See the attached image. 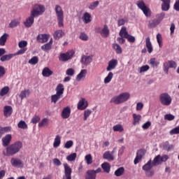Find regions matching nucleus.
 I'll list each match as a JSON object with an SVG mask.
<instances>
[{
  "label": "nucleus",
  "mask_w": 179,
  "mask_h": 179,
  "mask_svg": "<svg viewBox=\"0 0 179 179\" xmlns=\"http://www.w3.org/2000/svg\"><path fill=\"white\" fill-rule=\"evenodd\" d=\"M22 148H23V143L22 141H15L6 148V150L3 152L4 156H15L20 152Z\"/></svg>",
  "instance_id": "nucleus-1"
},
{
  "label": "nucleus",
  "mask_w": 179,
  "mask_h": 179,
  "mask_svg": "<svg viewBox=\"0 0 179 179\" xmlns=\"http://www.w3.org/2000/svg\"><path fill=\"white\" fill-rule=\"evenodd\" d=\"M131 97V94L128 92H124L119 96H114L110 99V103H114V104H121V103H125Z\"/></svg>",
  "instance_id": "nucleus-2"
},
{
  "label": "nucleus",
  "mask_w": 179,
  "mask_h": 179,
  "mask_svg": "<svg viewBox=\"0 0 179 179\" xmlns=\"http://www.w3.org/2000/svg\"><path fill=\"white\" fill-rule=\"evenodd\" d=\"M45 12V7L41 4H35L32 7V10H31V15L34 16L35 17H38V16H41L43 13Z\"/></svg>",
  "instance_id": "nucleus-3"
},
{
  "label": "nucleus",
  "mask_w": 179,
  "mask_h": 179,
  "mask_svg": "<svg viewBox=\"0 0 179 179\" xmlns=\"http://www.w3.org/2000/svg\"><path fill=\"white\" fill-rule=\"evenodd\" d=\"M55 13L57 17L59 27H64V10L59 5L55 6Z\"/></svg>",
  "instance_id": "nucleus-4"
},
{
  "label": "nucleus",
  "mask_w": 179,
  "mask_h": 179,
  "mask_svg": "<svg viewBox=\"0 0 179 179\" xmlns=\"http://www.w3.org/2000/svg\"><path fill=\"white\" fill-rule=\"evenodd\" d=\"M136 5L138 8L142 10L146 17H150L152 11L150 10V8L146 6L143 0L138 1Z\"/></svg>",
  "instance_id": "nucleus-5"
},
{
  "label": "nucleus",
  "mask_w": 179,
  "mask_h": 179,
  "mask_svg": "<svg viewBox=\"0 0 179 179\" xmlns=\"http://www.w3.org/2000/svg\"><path fill=\"white\" fill-rule=\"evenodd\" d=\"M155 167L153 164L152 163V159H150L143 166V170L144 171H146L145 176L147 177H152L155 174L154 171H151L152 168Z\"/></svg>",
  "instance_id": "nucleus-6"
},
{
  "label": "nucleus",
  "mask_w": 179,
  "mask_h": 179,
  "mask_svg": "<svg viewBox=\"0 0 179 179\" xmlns=\"http://www.w3.org/2000/svg\"><path fill=\"white\" fill-rule=\"evenodd\" d=\"M159 100L162 106H170L171 104V96L167 93H163L159 95Z\"/></svg>",
  "instance_id": "nucleus-7"
},
{
  "label": "nucleus",
  "mask_w": 179,
  "mask_h": 179,
  "mask_svg": "<svg viewBox=\"0 0 179 179\" xmlns=\"http://www.w3.org/2000/svg\"><path fill=\"white\" fill-rule=\"evenodd\" d=\"M64 168V176L63 179H72V169L67 163L63 164Z\"/></svg>",
  "instance_id": "nucleus-8"
},
{
  "label": "nucleus",
  "mask_w": 179,
  "mask_h": 179,
  "mask_svg": "<svg viewBox=\"0 0 179 179\" xmlns=\"http://www.w3.org/2000/svg\"><path fill=\"white\" fill-rule=\"evenodd\" d=\"M101 173V168H98L96 170H89L87 171L85 179H96V175Z\"/></svg>",
  "instance_id": "nucleus-9"
},
{
  "label": "nucleus",
  "mask_w": 179,
  "mask_h": 179,
  "mask_svg": "<svg viewBox=\"0 0 179 179\" xmlns=\"http://www.w3.org/2000/svg\"><path fill=\"white\" fill-rule=\"evenodd\" d=\"M10 164H11V166H13V167H18L20 169H22L24 166V164L23 163L22 160H21L19 158H15V157H13L11 159Z\"/></svg>",
  "instance_id": "nucleus-10"
},
{
  "label": "nucleus",
  "mask_w": 179,
  "mask_h": 179,
  "mask_svg": "<svg viewBox=\"0 0 179 179\" xmlns=\"http://www.w3.org/2000/svg\"><path fill=\"white\" fill-rule=\"evenodd\" d=\"M50 38V35L47 34H38L36 37V41L38 43H41V44H44V43H47L48 39Z\"/></svg>",
  "instance_id": "nucleus-11"
},
{
  "label": "nucleus",
  "mask_w": 179,
  "mask_h": 179,
  "mask_svg": "<svg viewBox=\"0 0 179 179\" xmlns=\"http://www.w3.org/2000/svg\"><path fill=\"white\" fill-rule=\"evenodd\" d=\"M145 154V152L144 150H138L136 152V156L134 161V164H138V163L142 160V158L144 157Z\"/></svg>",
  "instance_id": "nucleus-12"
},
{
  "label": "nucleus",
  "mask_w": 179,
  "mask_h": 179,
  "mask_svg": "<svg viewBox=\"0 0 179 179\" xmlns=\"http://www.w3.org/2000/svg\"><path fill=\"white\" fill-rule=\"evenodd\" d=\"M2 145L4 148H8L12 142V134H7L1 139Z\"/></svg>",
  "instance_id": "nucleus-13"
},
{
  "label": "nucleus",
  "mask_w": 179,
  "mask_h": 179,
  "mask_svg": "<svg viewBox=\"0 0 179 179\" xmlns=\"http://www.w3.org/2000/svg\"><path fill=\"white\" fill-rule=\"evenodd\" d=\"M117 65H118V60L115 59H113L108 62L106 71L108 72H110V71H113V69H115Z\"/></svg>",
  "instance_id": "nucleus-14"
},
{
  "label": "nucleus",
  "mask_w": 179,
  "mask_h": 179,
  "mask_svg": "<svg viewBox=\"0 0 179 179\" xmlns=\"http://www.w3.org/2000/svg\"><path fill=\"white\" fill-rule=\"evenodd\" d=\"M34 17H36L33 14H31L29 17H28L25 22H24V25L25 27H31L33 24H34Z\"/></svg>",
  "instance_id": "nucleus-15"
},
{
  "label": "nucleus",
  "mask_w": 179,
  "mask_h": 179,
  "mask_svg": "<svg viewBox=\"0 0 179 179\" xmlns=\"http://www.w3.org/2000/svg\"><path fill=\"white\" fill-rule=\"evenodd\" d=\"M87 101L85 98H82L81 100L79 101L77 108L78 110H86L87 108Z\"/></svg>",
  "instance_id": "nucleus-16"
},
{
  "label": "nucleus",
  "mask_w": 179,
  "mask_h": 179,
  "mask_svg": "<svg viewBox=\"0 0 179 179\" xmlns=\"http://www.w3.org/2000/svg\"><path fill=\"white\" fill-rule=\"evenodd\" d=\"M69 117H71V107L66 106L62 111V117L66 120Z\"/></svg>",
  "instance_id": "nucleus-17"
},
{
  "label": "nucleus",
  "mask_w": 179,
  "mask_h": 179,
  "mask_svg": "<svg viewBox=\"0 0 179 179\" xmlns=\"http://www.w3.org/2000/svg\"><path fill=\"white\" fill-rule=\"evenodd\" d=\"M99 34L103 38H107V37L110 36V29H108V27L105 24L103 28L99 31Z\"/></svg>",
  "instance_id": "nucleus-18"
},
{
  "label": "nucleus",
  "mask_w": 179,
  "mask_h": 179,
  "mask_svg": "<svg viewBox=\"0 0 179 179\" xmlns=\"http://www.w3.org/2000/svg\"><path fill=\"white\" fill-rule=\"evenodd\" d=\"M92 59L93 57L92 56L83 55L80 59V62L83 65H89V64L92 62Z\"/></svg>",
  "instance_id": "nucleus-19"
},
{
  "label": "nucleus",
  "mask_w": 179,
  "mask_h": 179,
  "mask_svg": "<svg viewBox=\"0 0 179 179\" xmlns=\"http://www.w3.org/2000/svg\"><path fill=\"white\" fill-rule=\"evenodd\" d=\"M12 113H13V109L10 106H6L3 108V115L4 117H10L12 115Z\"/></svg>",
  "instance_id": "nucleus-20"
},
{
  "label": "nucleus",
  "mask_w": 179,
  "mask_h": 179,
  "mask_svg": "<svg viewBox=\"0 0 179 179\" xmlns=\"http://www.w3.org/2000/svg\"><path fill=\"white\" fill-rule=\"evenodd\" d=\"M69 59H71V55L69 52L62 53L59 57V60L62 62H66V61H69Z\"/></svg>",
  "instance_id": "nucleus-21"
},
{
  "label": "nucleus",
  "mask_w": 179,
  "mask_h": 179,
  "mask_svg": "<svg viewBox=\"0 0 179 179\" xmlns=\"http://www.w3.org/2000/svg\"><path fill=\"white\" fill-rule=\"evenodd\" d=\"M145 47L148 50V52H149V54H152V52H153V46L152 45V42H150V38L148 37L145 39Z\"/></svg>",
  "instance_id": "nucleus-22"
},
{
  "label": "nucleus",
  "mask_w": 179,
  "mask_h": 179,
  "mask_svg": "<svg viewBox=\"0 0 179 179\" xmlns=\"http://www.w3.org/2000/svg\"><path fill=\"white\" fill-rule=\"evenodd\" d=\"M162 3V9L165 12H167L169 9H170V3L171 2V0H161Z\"/></svg>",
  "instance_id": "nucleus-23"
},
{
  "label": "nucleus",
  "mask_w": 179,
  "mask_h": 179,
  "mask_svg": "<svg viewBox=\"0 0 179 179\" xmlns=\"http://www.w3.org/2000/svg\"><path fill=\"white\" fill-rule=\"evenodd\" d=\"M53 73L54 72L48 67H45L42 71V75L44 78H50Z\"/></svg>",
  "instance_id": "nucleus-24"
},
{
  "label": "nucleus",
  "mask_w": 179,
  "mask_h": 179,
  "mask_svg": "<svg viewBox=\"0 0 179 179\" xmlns=\"http://www.w3.org/2000/svg\"><path fill=\"white\" fill-rule=\"evenodd\" d=\"M64 36H65V33L61 29L55 31L53 34V37L55 40H59V38H62Z\"/></svg>",
  "instance_id": "nucleus-25"
},
{
  "label": "nucleus",
  "mask_w": 179,
  "mask_h": 179,
  "mask_svg": "<svg viewBox=\"0 0 179 179\" xmlns=\"http://www.w3.org/2000/svg\"><path fill=\"white\" fill-rule=\"evenodd\" d=\"M103 159L108 160V162H113L114 160V156H113V154L110 151H106L103 155Z\"/></svg>",
  "instance_id": "nucleus-26"
},
{
  "label": "nucleus",
  "mask_w": 179,
  "mask_h": 179,
  "mask_svg": "<svg viewBox=\"0 0 179 179\" xmlns=\"http://www.w3.org/2000/svg\"><path fill=\"white\" fill-rule=\"evenodd\" d=\"M86 73H87V70L86 69L81 70L80 73H78L76 77V81L80 82V80H82V78H86Z\"/></svg>",
  "instance_id": "nucleus-27"
},
{
  "label": "nucleus",
  "mask_w": 179,
  "mask_h": 179,
  "mask_svg": "<svg viewBox=\"0 0 179 179\" xmlns=\"http://www.w3.org/2000/svg\"><path fill=\"white\" fill-rule=\"evenodd\" d=\"M112 48H113L116 54H122V48H121V46L118 43H113Z\"/></svg>",
  "instance_id": "nucleus-28"
},
{
  "label": "nucleus",
  "mask_w": 179,
  "mask_h": 179,
  "mask_svg": "<svg viewBox=\"0 0 179 179\" xmlns=\"http://www.w3.org/2000/svg\"><path fill=\"white\" fill-rule=\"evenodd\" d=\"M83 20L85 24L90 23V22H92V15H90V13H85L83 16Z\"/></svg>",
  "instance_id": "nucleus-29"
},
{
  "label": "nucleus",
  "mask_w": 179,
  "mask_h": 179,
  "mask_svg": "<svg viewBox=\"0 0 179 179\" xmlns=\"http://www.w3.org/2000/svg\"><path fill=\"white\" fill-rule=\"evenodd\" d=\"M133 125H139L142 116L141 115H136V113L133 114Z\"/></svg>",
  "instance_id": "nucleus-30"
},
{
  "label": "nucleus",
  "mask_w": 179,
  "mask_h": 179,
  "mask_svg": "<svg viewBox=\"0 0 179 179\" xmlns=\"http://www.w3.org/2000/svg\"><path fill=\"white\" fill-rule=\"evenodd\" d=\"M64 90L65 89L64 88V85L59 84L56 87V94H58L59 96H62L64 94Z\"/></svg>",
  "instance_id": "nucleus-31"
},
{
  "label": "nucleus",
  "mask_w": 179,
  "mask_h": 179,
  "mask_svg": "<svg viewBox=\"0 0 179 179\" xmlns=\"http://www.w3.org/2000/svg\"><path fill=\"white\" fill-rule=\"evenodd\" d=\"M13 57H15V55L13 54L3 55L0 58V61H1V62L10 61V59H12V58H13Z\"/></svg>",
  "instance_id": "nucleus-32"
},
{
  "label": "nucleus",
  "mask_w": 179,
  "mask_h": 179,
  "mask_svg": "<svg viewBox=\"0 0 179 179\" xmlns=\"http://www.w3.org/2000/svg\"><path fill=\"white\" fill-rule=\"evenodd\" d=\"M9 37V34L5 33L3 35H2L0 37V45L3 46L5 44H6V41L8 40V38Z\"/></svg>",
  "instance_id": "nucleus-33"
},
{
  "label": "nucleus",
  "mask_w": 179,
  "mask_h": 179,
  "mask_svg": "<svg viewBox=\"0 0 179 179\" xmlns=\"http://www.w3.org/2000/svg\"><path fill=\"white\" fill-rule=\"evenodd\" d=\"M27 96H30V90H24L22 91L20 94V97L21 100L26 99Z\"/></svg>",
  "instance_id": "nucleus-34"
},
{
  "label": "nucleus",
  "mask_w": 179,
  "mask_h": 179,
  "mask_svg": "<svg viewBox=\"0 0 179 179\" xmlns=\"http://www.w3.org/2000/svg\"><path fill=\"white\" fill-rule=\"evenodd\" d=\"M20 24V21H19L18 20H11V22L9 24V27H10V29H14V27H17V26H19Z\"/></svg>",
  "instance_id": "nucleus-35"
},
{
  "label": "nucleus",
  "mask_w": 179,
  "mask_h": 179,
  "mask_svg": "<svg viewBox=\"0 0 179 179\" xmlns=\"http://www.w3.org/2000/svg\"><path fill=\"white\" fill-rule=\"evenodd\" d=\"M110 166L108 162H104L101 164V168L105 173H110Z\"/></svg>",
  "instance_id": "nucleus-36"
},
{
  "label": "nucleus",
  "mask_w": 179,
  "mask_h": 179,
  "mask_svg": "<svg viewBox=\"0 0 179 179\" xmlns=\"http://www.w3.org/2000/svg\"><path fill=\"white\" fill-rule=\"evenodd\" d=\"M129 34L128 31H127V28L125 27H122L119 33V36L125 38Z\"/></svg>",
  "instance_id": "nucleus-37"
},
{
  "label": "nucleus",
  "mask_w": 179,
  "mask_h": 179,
  "mask_svg": "<svg viewBox=\"0 0 179 179\" xmlns=\"http://www.w3.org/2000/svg\"><path fill=\"white\" fill-rule=\"evenodd\" d=\"M124 171L125 169H124V167H120L115 171V176H116V177H121V176L124 174Z\"/></svg>",
  "instance_id": "nucleus-38"
},
{
  "label": "nucleus",
  "mask_w": 179,
  "mask_h": 179,
  "mask_svg": "<svg viewBox=\"0 0 179 179\" xmlns=\"http://www.w3.org/2000/svg\"><path fill=\"white\" fill-rule=\"evenodd\" d=\"M59 145H61V136L57 135V136H56V137L55 138V141H54V143H53V147L54 148H58V146H59Z\"/></svg>",
  "instance_id": "nucleus-39"
},
{
  "label": "nucleus",
  "mask_w": 179,
  "mask_h": 179,
  "mask_svg": "<svg viewBox=\"0 0 179 179\" xmlns=\"http://www.w3.org/2000/svg\"><path fill=\"white\" fill-rule=\"evenodd\" d=\"M9 87L6 86L3 87L1 90H0V96H1V97H3V96H6V94L7 93H9Z\"/></svg>",
  "instance_id": "nucleus-40"
},
{
  "label": "nucleus",
  "mask_w": 179,
  "mask_h": 179,
  "mask_svg": "<svg viewBox=\"0 0 179 179\" xmlns=\"http://www.w3.org/2000/svg\"><path fill=\"white\" fill-rule=\"evenodd\" d=\"M114 74L113 72H109L108 76L104 79V83H110L113 79Z\"/></svg>",
  "instance_id": "nucleus-41"
},
{
  "label": "nucleus",
  "mask_w": 179,
  "mask_h": 179,
  "mask_svg": "<svg viewBox=\"0 0 179 179\" xmlns=\"http://www.w3.org/2000/svg\"><path fill=\"white\" fill-rule=\"evenodd\" d=\"M113 129L115 132H122L124 131V127L121 124H116L113 126Z\"/></svg>",
  "instance_id": "nucleus-42"
},
{
  "label": "nucleus",
  "mask_w": 179,
  "mask_h": 179,
  "mask_svg": "<svg viewBox=\"0 0 179 179\" xmlns=\"http://www.w3.org/2000/svg\"><path fill=\"white\" fill-rule=\"evenodd\" d=\"M48 125V119L47 118H43L39 123H38V127L40 128H43L44 127H47Z\"/></svg>",
  "instance_id": "nucleus-43"
},
{
  "label": "nucleus",
  "mask_w": 179,
  "mask_h": 179,
  "mask_svg": "<svg viewBox=\"0 0 179 179\" xmlns=\"http://www.w3.org/2000/svg\"><path fill=\"white\" fill-rule=\"evenodd\" d=\"M99 3H100V2H99V1H94L92 3H91L90 4V6H88L89 9H90L91 10H94V9L96 8H97V6H99Z\"/></svg>",
  "instance_id": "nucleus-44"
},
{
  "label": "nucleus",
  "mask_w": 179,
  "mask_h": 179,
  "mask_svg": "<svg viewBox=\"0 0 179 179\" xmlns=\"http://www.w3.org/2000/svg\"><path fill=\"white\" fill-rule=\"evenodd\" d=\"M29 64L31 65H36V64H38V57L34 56L31 59L29 60Z\"/></svg>",
  "instance_id": "nucleus-45"
},
{
  "label": "nucleus",
  "mask_w": 179,
  "mask_h": 179,
  "mask_svg": "<svg viewBox=\"0 0 179 179\" xmlns=\"http://www.w3.org/2000/svg\"><path fill=\"white\" fill-rule=\"evenodd\" d=\"M61 99V95H58L57 94L51 96V101L52 103H55V104Z\"/></svg>",
  "instance_id": "nucleus-46"
},
{
  "label": "nucleus",
  "mask_w": 179,
  "mask_h": 179,
  "mask_svg": "<svg viewBox=\"0 0 179 179\" xmlns=\"http://www.w3.org/2000/svg\"><path fill=\"white\" fill-rule=\"evenodd\" d=\"M152 164V166H159V164H160V155H157V157H155L152 161V162H151Z\"/></svg>",
  "instance_id": "nucleus-47"
},
{
  "label": "nucleus",
  "mask_w": 179,
  "mask_h": 179,
  "mask_svg": "<svg viewBox=\"0 0 179 179\" xmlns=\"http://www.w3.org/2000/svg\"><path fill=\"white\" fill-rule=\"evenodd\" d=\"M18 128H21V129H27V124L26 122L21 120L17 124Z\"/></svg>",
  "instance_id": "nucleus-48"
},
{
  "label": "nucleus",
  "mask_w": 179,
  "mask_h": 179,
  "mask_svg": "<svg viewBox=\"0 0 179 179\" xmlns=\"http://www.w3.org/2000/svg\"><path fill=\"white\" fill-rule=\"evenodd\" d=\"M87 164H92L93 163V157H92V155L88 154L85 157Z\"/></svg>",
  "instance_id": "nucleus-49"
},
{
  "label": "nucleus",
  "mask_w": 179,
  "mask_h": 179,
  "mask_svg": "<svg viewBox=\"0 0 179 179\" xmlns=\"http://www.w3.org/2000/svg\"><path fill=\"white\" fill-rule=\"evenodd\" d=\"M91 114H92V111L90 110L87 109V110H85L83 120L87 121V118H89V117H90Z\"/></svg>",
  "instance_id": "nucleus-50"
},
{
  "label": "nucleus",
  "mask_w": 179,
  "mask_h": 179,
  "mask_svg": "<svg viewBox=\"0 0 179 179\" xmlns=\"http://www.w3.org/2000/svg\"><path fill=\"white\" fill-rule=\"evenodd\" d=\"M80 39L83 41H87L89 40V36L85 32H81L80 34Z\"/></svg>",
  "instance_id": "nucleus-51"
},
{
  "label": "nucleus",
  "mask_w": 179,
  "mask_h": 179,
  "mask_svg": "<svg viewBox=\"0 0 179 179\" xmlns=\"http://www.w3.org/2000/svg\"><path fill=\"white\" fill-rule=\"evenodd\" d=\"M76 153L75 152L69 155L66 157V160H68V162H73V160H76Z\"/></svg>",
  "instance_id": "nucleus-52"
},
{
  "label": "nucleus",
  "mask_w": 179,
  "mask_h": 179,
  "mask_svg": "<svg viewBox=\"0 0 179 179\" xmlns=\"http://www.w3.org/2000/svg\"><path fill=\"white\" fill-rule=\"evenodd\" d=\"M150 64L152 66H158L160 64L159 62L156 61V58H152L150 60Z\"/></svg>",
  "instance_id": "nucleus-53"
},
{
  "label": "nucleus",
  "mask_w": 179,
  "mask_h": 179,
  "mask_svg": "<svg viewBox=\"0 0 179 179\" xmlns=\"http://www.w3.org/2000/svg\"><path fill=\"white\" fill-rule=\"evenodd\" d=\"M50 49L51 43H46L41 46V50H43V51H50Z\"/></svg>",
  "instance_id": "nucleus-54"
},
{
  "label": "nucleus",
  "mask_w": 179,
  "mask_h": 179,
  "mask_svg": "<svg viewBox=\"0 0 179 179\" xmlns=\"http://www.w3.org/2000/svg\"><path fill=\"white\" fill-rule=\"evenodd\" d=\"M176 118V116L172 114H166L164 115V120H166L167 121H173Z\"/></svg>",
  "instance_id": "nucleus-55"
},
{
  "label": "nucleus",
  "mask_w": 179,
  "mask_h": 179,
  "mask_svg": "<svg viewBox=\"0 0 179 179\" xmlns=\"http://www.w3.org/2000/svg\"><path fill=\"white\" fill-rule=\"evenodd\" d=\"M170 135H177L179 134V126L173 128L169 131Z\"/></svg>",
  "instance_id": "nucleus-56"
},
{
  "label": "nucleus",
  "mask_w": 179,
  "mask_h": 179,
  "mask_svg": "<svg viewBox=\"0 0 179 179\" xmlns=\"http://www.w3.org/2000/svg\"><path fill=\"white\" fill-rule=\"evenodd\" d=\"M18 47L20 48H26L27 47V41H21L18 43Z\"/></svg>",
  "instance_id": "nucleus-57"
},
{
  "label": "nucleus",
  "mask_w": 179,
  "mask_h": 179,
  "mask_svg": "<svg viewBox=\"0 0 179 179\" xmlns=\"http://www.w3.org/2000/svg\"><path fill=\"white\" fill-rule=\"evenodd\" d=\"M166 16V13H161L160 14H157V18L158 20V22H162V20H163L164 19V17Z\"/></svg>",
  "instance_id": "nucleus-58"
},
{
  "label": "nucleus",
  "mask_w": 179,
  "mask_h": 179,
  "mask_svg": "<svg viewBox=\"0 0 179 179\" xmlns=\"http://www.w3.org/2000/svg\"><path fill=\"white\" fill-rule=\"evenodd\" d=\"M73 146V141L71 140L67 141L64 145V148H66V149H71V148H72Z\"/></svg>",
  "instance_id": "nucleus-59"
},
{
  "label": "nucleus",
  "mask_w": 179,
  "mask_h": 179,
  "mask_svg": "<svg viewBox=\"0 0 179 179\" xmlns=\"http://www.w3.org/2000/svg\"><path fill=\"white\" fill-rule=\"evenodd\" d=\"M151 125H152V122L150 121H148L142 125V128L143 129H149Z\"/></svg>",
  "instance_id": "nucleus-60"
},
{
  "label": "nucleus",
  "mask_w": 179,
  "mask_h": 179,
  "mask_svg": "<svg viewBox=\"0 0 179 179\" xmlns=\"http://www.w3.org/2000/svg\"><path fill=\"white\" fill-rule=\"evenodd\" d=\"M170 69V64L169 62L164 63V71L166 72V73H169V69Z\"/></svg>",
  "instance_id": "nucleus-61"
},
{
  "label": "nucleus",
  "mask_w": 179,
  "mask_h": 179,
  "mask_svg": "<svg viewBox=\"0 0 179 179\" xmlns=\"http://www.w3.org/2000/svg\"><path fill=\"white\" fill-rule=\"evenodd\" d=\"M158 24H160L159 21L158 20H154L152 22H150V27H156Z\"/></svg>",
  "instance_id": "nucleus-62"
},
{
  "label": "nucleus",
  "mask_w": 179,
  "mask_h": 179,
  "mask_svg": "<svg viewBox=\"0 0 179 179\" xmlns=\"http://www.w3.org/2000/svg\"><path fill=\"white\" fill-rule=\"evenodd\" d=\"M40 120V116L35 115L32 117L31 122H32V124H37V122H38Z\"/></svg>",
  "instance_id": "nucleus-63"
},
{
  "label": "nucleus",
  "mask_w": 179,
  "mask_h": 179,
  "mask_svg": "<svg viewBox=\"0 0 179 179\" xmlns=\"http://www.w3.org/2000/svg\"><path fill=\"white\" fill-rule=\"evenodd\" d=\"M125 38H127L129 43H135V38L129 34Z\"/></svg>",
  "instance_id": "nucleus-64"
}]
</instances>
